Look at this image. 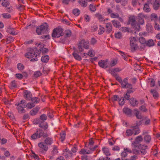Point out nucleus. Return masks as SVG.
Wrapping results in <instances>:
<instances>
[{"instance_id": "obj_61", "label": "nucleus", "mask_w": 160, "mask_h": 160, "mask_svg": "<svg viewBox=\"0 0 160 160\" xmlns=\"http://www.w3.org/2000/svg\"><path fill=\"white\" fill-rule=\"evenodd\" d=\"M110 16L112 18H119V15L118 13H111L110 14Z\"/></svg>"}, {"instance_id": "obj_6", "label": "nucleus", "mask_w": 160, "mask_h": 160, "mask_svg": "<svg viewBox=\"0 0 160 160\" xmlns=\"http://www.w3.org/2000/svg\"><path fill=\"white\" fill-rule=\"evenodd\" d=\"M130 46L132 52H135L137 49L138 46L136 43L137 41L135 37L130 38Z\"/></svg>"}, {"instance_id": "obj_26", "label": "nucleus", "mask_w": 160, "mask_h": 160, "mask_svg": "<svg viewBox=\"0 0 160 160\" xmlns=\"http://www.w3.org/2000/svg\"><path fill=\"white\" fill-rule=\"evenodd\" d=\"M17 87V83L15 80L12 81L9 86V88L11 89L16 88Z\"/></svg>"}, {"instance_id": "obj_38", "label": "nucleus", "mask_w": 160, "mask_h": 160, "mask_svg": "<svg viewBox=\"0 0 160 160\" xmlns=\"http://www.w3.org/2000/svg\"><path fill=\"white\" fill-rule=\"evenodd\" d=\"M133 134V132L132 128L127 130L126 132V136H131Z\"/></svg>"}, {"instance_id": "obj_51", "label": "nucleus", "mask_w": 160, "mask_h": 160, "mask_svg": "<svg viewBox=\"0 0 160 160\" xmlns=\"http://www.w3.org/2000/svg\"><path fill=\"white\" fill-rule=\"evenodd\" d=\"M2 5L4 7H7L10 4L9 2L7 0H4L2 3Z\"/></svg>"}, {"instance_id": "obj_17", "label": "nucleus", "mask_w": 160, "mask_h": 160, "mask_svg": "<svg viewBox=\"0 0 160 160\" xmlns=\"http://www.w3.org/2000/svg\"><path fill=\"white\" fill-rule=\"evenodd\" d=\"M38 146L40 148H42L45 151H47L48 149V146L45 143H44L43 142H39L38 144Z\"/></svg>"}, {"instance_id": "obj_53", "label": "nucleus", "mask_w": 160, "mask_h": 160, "mask_svg": "<svg viewBox=\"0 0 160 160\" xmlns=\"http://www.w3.org/2000/svg\"><path fill=\"white\" fill-rule=\"evenodd\" d=\"M139 40V42L142 44H146L147 41L143 37L140 38Z\"/></svg>"}, {"instance_id": "obj_63", "label": "nucleus", "mask_w": 160, "mask_h": 160, "mask_svg": "<svg viewBox=\"0 0 160 160\" xmlns=\"http://www.w3.org/2000/svg\"><path fill=\"white\" fill-rule=\"evenodd\" d=\"M40 118L42 121H44L47 119V116L46 115L43 114L40 116Z\"/></svg>"}, {"instance_id": "obj_40", "label": "nucleus", "mask_w": 160, "mask_h": 160, "mask_svg": "<svg viewBox=\"0 0 160 160\" xmlns=\"http://www.w3.org/2000/svg\"><path fill=\"white\" fill-rule=\"evenodd\" d=\"M78 3L81 6L83 7H86L87 5V2L83 0H79Z\"/></svg>"}, {"instance_id": "obj_23", "label": "nucleus", "mask_w": 160, "mask_h": 160, "mask_svg": "<svg viewBox=\"0 0 160 160\" xmlns=\"http://www.w3.org/2000/svg\"><path fill=\"white\" fill-rule=\"evenodd\" d=\"M134 114L136 116L138 119H140L142 118V116L141 113L138 111L137 109H135L134 110Z\"/></svg>"}, {"instance_id": "obj_31", "label": "nucleus", "mask_w": 160, "mask_h": 160, "mask_svg": "<svg viewBox=\"0 0 160 160\" xmlns=\"http://www.w3.org/2000/svg\"><path fill=\"white\" fill-rule=\"evenodd\" d=\"M103 152L107 156L110 155L109 150L108 148L106 147H104L102 149Z\"/></svg>"}, {"instance_id": "obj_32", "label": "nucleus", "mask_w": 160, "mask_h": 160, "mask_svg": "<svg viewBox=\"0 0 160 160\" xmlns=\"http://www.w3.org/2000/svg\"><path fill=\"white\" fill-rule=\"evenodd\" d=\"M49 59V56L48 55H46L42 56L41 58V61L44 63L47 62Z\"/></svg>"}, {"instance_id": "obj_60", "label": "nucleus", "mask_w": 160, "mask_h": 160, "mask_svg": "<svg viewBox=\"0 0 160 160\" xmlns=\"http://www.w3.org/2000/svg\"><path fill=\"white\" fill-rule=\"evenodd\" d=\"M98 147V146L96 145L94 146H90V147H89V149L91 151H94Z\"/></svg>"}, {"instance_id": "obj_5", "label": "nucleus", "mask_w": 160, "mask_h": 160, "mask_svg": "<svg viewBox=\"0 0 160 160\" xmlns=\"http://www.w3.org/2000/svg\"><path fill=\"white\" fill-rule=\"evenodd\" d=\"M16 105L18 106L17 108L19 113H22L25 112V111L24 108L27 107L26 103L25 101L21 100L20 102L17 103Z\"/></svg>"}, {"instance_id": "obj_37", "label": "nucleus", "mask_w": 160, "mask_h": 160, "mask_svg": "<svg viewBox=\"0 0 160 160\" xmlns=\"http://www.w3.org/2000/svg\"><path fill=\"white\" fill-rule=\"evenodd\" d=\"M30 101L33 102L34 104V103H37L39 102L40 99L37 97H34L33 98L32 97Z\"/></svg>"}, {"instance_id": "obj_18", "label": "nucleus", "mask_w": 160, "mask_h": 160, "mask_svg": "<svg viewBox=\"0 0 160 160\" xmlns=\"http://www.w3.org/2000/svg\"><path fill=\"white\" fill-rule=\"evenodd\" d=\"M131 128L132 129L134 135L138 134L140 133V129L138 126H132Z\"/></svg>"}, {"instance_id": "obj_45", "label": "nucleus", "mask_w": 160, "mask_h": 160, "mask_svg": "<svg viewBox=\"0 0 160 160\" xmlns=\"http://www.w3.org/2000/svg\"><path fill=\"white\" fill-rule=\"evenodd\" d=\"M39 126L41 128L44 129L45 130L47 129L48 127V124L47 123H45V125H42V123H41L39 124Z\"/></svg>"}, {"instance_id": "obj_29", "label": "nucleus", "mask_w": 160, "mask_h": 160, "mask_svg": "<svg viewBox=\"0 0 160 160\" xmlns=\"http://www.w3.org/2000/svg\"><path fill=\"white\" fill-rule=\"evenodd\" d=\"M148 3H145L143 8V10L146 12H149L150 11V8Z\"/></svg>"}, {"instance_id": "obj_34", "label": "nucleus", "mask_w": 160, "mask_h": 160, "mask_svg": "<svg viewBox=\"0 0 160 160\" xmlns=\"http://www.w3.org/2000/svg\"><path fill=\"white\" fill-rule=\"evenodd\" d=\"M147 42L146 43L147 46L149 47L153 46L154 45V42L153 40L150 39L148 41H147Z\"/></svg>"}, {"instance_id": "obj_59", "label": "nucleus", "mask_w": 160, "mask_h": 160, "mask_svg": "<svg viewBox=\"0 0 160 160\" xmlns=\"http://www.w3.org/2000/svg\"><path fill=\"white\" fill-rule=\"evenodd\" d=\"M115 37L117 38L120 39L122 37V34L120 32H118L116 33L115 34Z\"/></svg>"}, {"instance_id": "obj_8", "label": "nucleus", "mask_w": 160, "mask_h": 160, "mask_svg": "<svg viewBox=\"0 0 160 160\" xmlns=\"http://www.w3.org/2000/svg\"><path fill=\"white\" fill-rule=\"evenodd\" d=\"M139 149L140 154L144 155L147 153L146 149L148 148V146L142 144H140L138 147Z\"/></svg>"}, {"instance_id": "obj_21", "label": "nucleus", "mask_w": 160, "mask_h": 160, "mask_svg": "<svg viewBox=\"0 0 160 160\" xmlns=\"http://www.w3.org/2000/svg\"><path fill=\"white\" fill-rule=\"evenodd\" d=\"M40 109V108L38 107H36L31 110L30 112V115L32 116H34L38 112Z\"/></svg>"}, {"instance_id": "obj_24", "label": "nucleus", "mask_w": 160, "mask_h": 160, "mask_svg": "<svg viewBox=\"0 0 160 160\" xmlns=\"http://www.w3.org/2000/svg\"><path fill=\"white\" fill-rule=\"evenodd\" d=\"M95 17L97 18L100 22L105 21L104 18L102 15L100 13H96L95 14Z\"/></svg>"}, {"instance_id": "obj_49", "label": "nucleus", "mask_w": 160, "mask_h": 160, "mask_svg": "<svg viewBox=\"0 0 160 160\" xmlns=\"http://www.w3.org/2000/svg\"><path fill=\"white\" fill-rule=\"evenodd\" d=\"M72 152L71 151H69L66 153H65L64 154V156L66 158H68L69 157H71L72 156Z\"/></svg>"}, {"instance_id": "obj_3", "label": "nucleus", "mask_w": 160, "mask_h": 160, "mask_svg": "<svg viewBox=\"0 0 160 160\" xmlns=\"http://www.w3.org/2000/svg\"><path fill=\"white\" fill-rule=\"evenodd\" d=\"M82 47L86 49H88L89 47V42H88L85 41L83 39L79 41L78 44V49L80 52L83 51Z\"/></svg>"}, {"instance_id": "obj_54", "label": "nucleus", "mask_w": 160, "mask_h": 160, "mask_svg": "<svg viewBox=\"0 0 160 160\" xmlns=\"http://www.w3.org/2000/svg\"><path fill=\"white\" fill-rule=\"evenodd\" d=\"M42 75L41 72L40 71H37L34 73V77L36 78H38L40 77Z\"/></svg>"}, {"instance_id": "obj_50", "label": "nucleus", "mask_w": 160, "mask_h": 160, "mask_svg": "<svg viewBox=\"0 0 160 160\" xmlns=\"http://www.w3.org/2000/svg\"><path fill=\"white\" fill-rule=\"evenodd\" d=\"M27 107L29 109H31L35 106V105L33 102H29L28 104L26 103Z\"/></svg>"}, {"instance_id": "obj_16", "label": "nucleus", "mask_w": 160, "mask_h": 160, "mask_svg": "<svg viewBox=\"0 0 160 160\" xmlns=\"http://www.w3.org/2000/svg\"><path fill=\"white\" fill-rule=\"evenodd\" d=\"M138 21L139 23L141 24H142L144 23L143 18H145V16L143 14L139 13L138 15Z\"/></svg>"}, {"instance_id": "obj_52", "label": "nucleus", "mask_w": 160, "mask_h": 160, "mask_svg": "<svg viewBox=\"0 0 160 160\" xmlns=\"http://www.w3.org/2000/svg\"><path fill=\"white\" fill-rule=\"evenodd\" d=\"M14 40L12 36L8 37L6 39L5 41L7 43H9Z\"/></svg>"}, {"instance_id": "obj_33", "label": "nucleus", "mask_w": 160, "mask_h": 160, "mask_svg": "<svg viewBox=\"0 0 160 160\" xmlns=\"http://www.w3.org/2000/svg\"><path fill=\"white\" fill-rule=\"evenodd\" d=\"M72 55L74 58L77 60L78 61H81L82 60V58L81 56L78 55L77 53L75 52H73Z\"/></svg>"}, {"instance_id": "obj_35", "label": "nucleus", "mask_w": 160, "mask_h": 160, "mask_svg": "<svg viewBox=\"0 0 160 160\" xmlns=\"http://www.w3.org/2000/svg\"><path fill=\"white\" fill-rule=\"evenodd\" d=\"M65 36L67 38H69L72 35L71 31L70 30H67L65 31Z\"/></svg>"}, {"instance_id": "obj_13", "label": "nucleus", "mask_w": 160, "mask_h": 160, "mask_svg": "<svg viewBox=\"0 0 160 160\" xmlns=\"http://www.w3.org/2000/svg\"><path fill=\"white\" fill-rule=\"evenodd\" d=\"M152 4L153 9L157 10L160 7V0H155Z\"/></svg>"}, {"instance_id": "obj_57", "label": "nucleus", "mask_w": 160, "mask_h": 160, "mask_svg": "<svg viewBox=\"0 0 160 160\" xmlns=\"http://www.w3.org/2000/svg\"><path fill=\"white\" fill-rule=\"evenodd\" d=\"M105 31V29L103 27H101L98 30V34L101 35Z\"/></svg>"}, {"instance_id": "obj_12", "label": "nucleus", "mask_w": 160, "mask_h": 160, "mask_svg": "<svg viewBox=\"0 0 160 160\" xmlns=\"http://www.w3.org/2000/svg\"><path fill=\"white\" fill-rule=\"evenodd\" d=\"M35 50L37 51V48L35 47L33 49H31L30 52L26 54V57L28 58H32L34 56V52Z\"/></svg>"}, {"instance_id": "obj_7", "label": "nucleus", "mask_w": 160, "mask_h": 160, "mask_svg": "<svg viewBox=\"0 0 160 160\" xmlns=\"http://www.w3.org/2000/svg\"><path fill=\"white\" fill-rule=\"evenodd\" d=\"M128 78H125L120 83L121 87L122 88H132V85L131 84L128 83Z\"/></svg>"}, {"instance_id": "obj_14", "label": "nucleus", "mask_w": 160, "mask_h": 160, "mask_svg": "<svg viewBox=\"0 0 160 160\" xmlns=\"http://www.w3.org/2000/svg\"><path fill=\"white\" fill-rule=\"evenodd\" d=\"M150 92L152 95L153 97L155 99H157L158 98L159 94L156 89H151Z\"/></svg>"}, {"instance_id": "obj_47", "label": "nucleus", "mask_w": 160, "mask_h": 160, "mask_svg": "<svg viewBox=\"0 0 160 160\" xmlns=\"http://www.w3.org/2000/svg\"><path fill=\"white\" fill-rule=\"evenodd\" d=\"M89 9L92 12H95L96 10V8L95 6H94L93 5L91 4L89 6Z\"/></svg>"}, {"instance_id": "obj_27", "label": "nucleus", "mask_w": 160, "mask_h": 160, "mask_svg": "<svg viewBox=\"0 0 160 160\" xmlns=\"http://www.w3.org/2000/svg\"><path fill=\"white\" fill-rule=\"evenodd\" d=\"M7 32L11 34L15 35V32L14 28H12L11 26H9L8 28Z\"/></svg>"}, {"instance_id": "obj_44", "label": "nucleus", "mask_w": 160, "mask_h": 160, "mask_svg": "<svg viewBox=\"0 0 160 160\" xmlns=\"http://www.w3.org/2000/svg\"><path fill=\"white\" fill-rule=\"evenodd\" d=\"M146 28L147 31L148 32H151L153 28L152 26L149 24H148L146 26Z\"/></svg>"}, {"instance_id": "obj_1", "label": "nucleus", "mask_w": 160, "mask_h": 160, "mask_svg": "<svg viewBox=\"0 0 160 160\" xmlns=\"http://www.w3.org/2000/svg\"><path fill=\"white\" fill-rule=\"evenodd\" d=\"M48 136L47 133L46 132H44L42 129L40 128L37 129L36 132L31 136V139L35 140L42 137L43 138H46Z\"/></svg>"}, {"instance_id": "obj_64", "label": "nucleus", "mask_w": 160, "mask_h": 160, "mask_svg": "<svg viewBox=\"0 0 160 160\" xmlns=\"http://www.w3.org/2000/svg\"><path fill=\"white\" fill-rule=\"evenodd\" d=\"M40 51H41L42 53H45L47 52L48 51V50L47 48H42L40 49Z\"/></svg>"}, {"instance_id": "obj_48", "label": "nucleus", "mask_w": 160, "mask_h": 160, "mask_svg": "<svg viewBox=\"0 0 160 160\" xmlns=\"http://www.w3.org/2000/svg\"><path fill=\"white\" fill-rule=\"evenodd\" d=\"M125 100L123 97H122L119 101V104L120 106H122L125 102Z\"/></svg>"}, {"instance_id": "obj_28", "label": "nucleus", "mask_w": 160, "mask_h": 160, "mask_svg": "<svg viewBox=\"0 0 160 160\" xmlns=\"http://www.w3.org/2000/svg\"><path fill=\"white\" fill-rule=\"evenodd\" d=\"M113 25L117 28H119L121 26V24L120 22L117 20H113L112 21Z\"/></svg>"}, {"instance_id": "obj_2", "label": "nucleus", "mask_w": 160, "mask_h": 160, "mask_svg": "<svg viewBox=\"0 0 160 160\" xmlns=\"http://www.w3.org/2000/svg\"><path fill=\"white\" fill-rule=\"evenodd\" d=\"M48 25L46 23H44L36 29V32L38 35H41L46 33L48 29Z\"/></svg>"}, {"instance_id": "obj_4", "label": "nucleus", "mask_w": 160, "mask_h": 160, "mask_svg": "<svg viewBox=\"0 0 160 160\" xmlns=\"http://www.w3.org/2000/svg\"><path fill=\"white\" fill-rule=\"evenodd\" d=\"M64 34L63 29L59 27L53 29L52 36L53 38H58L61 36L64 35Z\"/></svg>"}, {"instance_id": "obj_41", "label": "nucleus", "mask_w": 160, "mask_h": 160, "mask_svg": "<svg viewBox=\"0 0 160 160\" xmlns=\"http://www.w3.org/2000/svg\"><path fill=\"white\" fill-rule=\"evenodd\" d=\"M18 69L20 71H22L24 69V66L21 63H18L17 65Z\"/></svg>"}, {"instance_id": "obj_42", "label": "nucleus", "mask_w": 160, "mask_h": 160, "mask_svg": "<svg viewBox=\"0 0 160 160\" xmlns=\"http://www.w3.org/2000/svg\"><path fill=\"white\" fill-rule=\"evenodd\" d=\"M53 147V148L52 153L53 156H54L58 153V151L57 147L56 146L54 145Z\"/></svg>"}, {"instance_id": "obj_10", "label": "nucleus", "mask_w": 160, "mask_h": 160, "mask_svg": "<svg viewBox=\"0 0 160 160\" xmlns=\"http://www.w3.org/2000/svg\"><path fill=\"white\" fill-rule=\"evenodd\" d=\"M99 67L102 68H106L108 67V61L107 60H101L98 62Z\"/></svg>"}, {"instance_id": "obj_43", "label": "nucleus", "mask_w": 160, "mask_h": 160, "mask_svg": "<svg viewBox=\"0 0 160 160\" xmlns=\"http://www.w3.org/2000/svg\"><path fill=\"white\" fill-rule=\"evenodd\" d=\"M73 13L76 16H78L80 13V11L78 9H74L72 11Z\"/></svg>"}, {"instance_id": "obj_15", "label": "nucleus", "mask_w": 160, "mask_h": 160, "mask_svg": "<svg viewBox=\"0 0 160 160\" xmlns=\"http://www.w3.org/2000/svg\"><path fill=\"white\" fill-rule=\"evenodd\" d=\"M123 112L125 114L129 116H132V111L129 108H124L123 109Z\"/></svg>"}, {"instance_id": "obj_56", "label": "nucleus", "mask_w": 160, "mask_h": 160, "mask_svg": "<svg viewBox=\"0 0 160 160\" xmlns=\"http://www.w3.org/2000/svg\"><path fill=\"white\" fill-rule=\"evenodd\" d=\"M139 109L144 112H146L148 110L146 108V107L144 106H141L140 108Z\"/></svg>"}, {"instance_id": "obj_25", "label": "nucleus", "mask_w": 160, "mask_h": 160, "mask_svg": "<svg viewBox=\"0 0 160 160\" xmlns=\"http://www.w3.org/2000/svg\"><path fill=\"white\" fill-rule=\"evenodd\" d=\"M132 26L133 27L136 31H139L140 28V26L136 23V22H132L130 23Z\"/></svg>"}, {"instance_id": "obj_19", "label": "nucleus", "mask_w": 160, "mask_h": 160, "mask_svg": "<svg viewBox=\"0 0 160 160\" xmlns=\"http://www.w3.org/2000/svg\"><path fill=\"white\" fill-rule=\"evenodd\" d=\"M106 32L108 33H110L112 30V25L111 23L108 22L106 24Z\"/></svg>"}, {"instance_id": "obj_36", "label": "nucleus", "mask_w": 160, "mask_h": 160, "mask_svg": "<svg viewBox=\"0 0 160 160\" xmlns=\"http://www.w3.org/2000/svg\"><path fill=\"white\" fill-rule=\"evenodd\" d=\"M61 38L59 40V42L62 43H64L67 40V38L64 35L61 36Z\"/></svg>"}, {"instance_id": "obj_55", "label": "nucleus", "mask_w": 160, "mask_h": 160, "mask_svg": "<svg viewBox=\"0 0 160 160\" xmlns=\"http://www.w3.org/2000/svg\"><path fill=\"white\" fill-rule=\"evenodd\" d=\"M132 151V152L134 154L136 155L140 154L139 149L138 150L134 148L133 149Z\"/></svg>"}, {"instance_id": "obj_58", "label": "nucleus", "mask_w": 160, "mask_h": 160, "mask_svg": "<svg viewBox=\"0 0 160 160\" xmlns=\"http://www.w3.org/2000/svg\"><path fill=\"white\" fill-rule=\"evenodd\" d=\"M60 139L61 141H63L65 138V133L63 132L62 133H60Z\"/></svg>"}, {"instance_id": "obj_39", "label": "nucleus", "mask_w": 160, "mask_h": 160, "mask_svg": "<svg viewBox=\"0 0 160 160\" xmlns=\"http://www.w3.org/2000/svg\"><path fill=\"white\" fill-rule=\"evenodd\" d=\"M119 99V98L118 95H114L110 99H109V100H111L113 102H114L115 101H117Z\"/></svg>"}, {"instance_id": "obj_62", "label": "nucleus", "mask_w": 160, "mask_h": 160, "mask_svg": "<svg viewBox=\"0 0 160 160\" xmlns=\"http://www.w3.org/2000/svg\"><path fill=\"white\" fill-rule=\"evenodd\" d=\"M124 98L127 100H129L130 97V95L126 92V93L124 95Z\"/></svg>"}, {"instance_id": "obj_46", "label": "nucleus", "mask_w": 160, "mask_h": 160, "mask_svg": "<svg viewBox=\"0 0 160 160\" xmlns=\"http://www.w3.org/2000/svg\"><path fill=\"white\" fill-rule=\"evenodd\" d=\"M149 80L150 87H153L155 85V82L154 81V79L152 78H150Z\"/></svg>"}, {"instance_id": "obj_20", "label": "nucleus", "mask_w": 160, "mask_h": 160, "mask_svg": "<svg viewBox=\"0 0 160 160\" xmlns=\"http://www.w3.org/2000/svg\"><path fill=\"white\" fill-rule=\"evenodd\" d=\"M130 102L131 105L133 107L137 106L138 104V101L133 98H131L130 99Z\"/></svg>"}, {"instance_id": "obj_22", "label": "nucleus", "mask_w": 160, "mask_h": 160, "mask_svg": "<svg viewBox=\"0 0 160 160\" xmlns=\"http://www.w3.org/2000/svg\"><path fill=\"white\" fill-rule=\"evenodd\" d=\"M53 140L52 138L50 137L47 138L44 140V142L47 146L51 145L53 143Z\"/></svg>"}, {"instance_id": "obj_9", "label": "nucleus", "mask_w": 160, "mask_h": 160, "mask_svg": "<svg viewBox=\"0 0 160 160\" xmlns=\"http://www.w3.org/2000/svg\"><path fill=\"white\" fill-rule=\"evenodd\" d=\"M143 138L141 135H139L135 139V140L132 143V144H135L134 146L135 147H138L139 145L138 144L140 143L143 141Z\"/></svg>"}, {"instance_id": "obj_11", "label": "nucleus", "mask_w": 160, "mask_h": 160, "mask_svg": "<svg viewBox=\"0 0 160 160\" xmlns=\"http://www.w3.org/2000/svg\"><path fill=\"white\" fill-rule=\"evenodd\" d=\"M23 93L24 97L25 99L30 101L32 97V94L31 92L28 90H25L24 91Z\"/></svg>"}, {"instance_id": "obj_30", "label": "nucleus", "mask_w": 160, "mask_h": 160, "mask_svg": "<svg viewBox=\"0 0 160 160\" xmlns=\"http://www.w3.org/2000/svg\"><path fill=\"white\" fill-rule=\"evenodd\" d=\"M144 139L145 142L149 143L151 141V137L149 135H146L144 137Z\"/></svg>"}]
</instances>
